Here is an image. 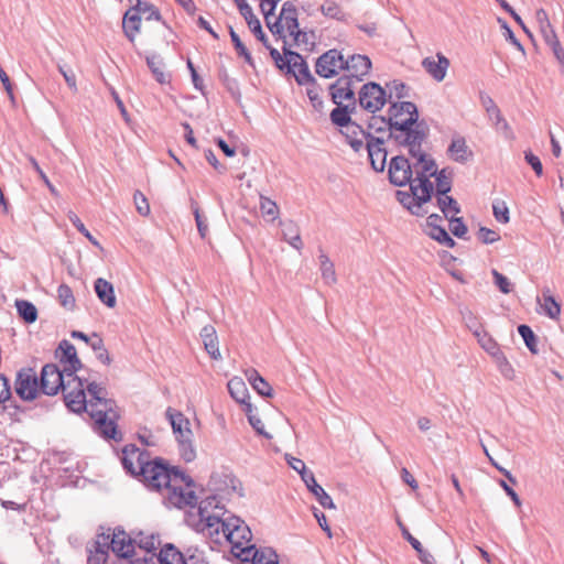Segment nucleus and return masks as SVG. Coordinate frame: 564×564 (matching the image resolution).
Listing matches in <instances>:
<instances>
[{
    "mask_svg": "<svg viewBox=\"0 0 564 564\" xmlns=\"http://www.w3.org/2000/svg\"><path fill=\"white\" fill-rule=\"evenodd\" d=\"M225 509L219 505H215L213 514L205 519L204 528L198 532H205L209 536L219 541L224 538L231 545L232 554L241 561H249L250 554L254 549L251 543V531L248 525L237 517L224 519Z\"/></svg>",
    "mask_w": 564,
    "mask_h": 564,
    "instance_id": "2",
    "label": "nucleus"
},
{
    "mask_svg": "<svg viewBox=\"0 0 564 564\" xmlns=\"http://www.w3.org/2000/svg\"><path fill=\"white\" fill-rule=\"evenodd\" d=\"M247 379L252 388L263 397H272V387L262 378L257 370L251 369L246 372Z\"/></svg>",
    "mask_w": 564,
    "mask_h": 564,
    "instance_id": "33",
    "label": "nucleus"
},
{
    "mask_svg": "<svg viewBox=\"0 0 564 564\" xmlns=\"http://www.w3.org/2000/svg\"><path fill=\"white\" fill-rule=\"evenodd\" d=\"M447 219L451 223L452 234L458 238H463L467 232V227L463 223V219L456 216L448 217Z\"/></svg>",
    "mask_w": 564,
    "mask_h": 564,
    "instance_id": "57",
    "label": "nucleus"
},
{
    "mask_svg": "<svg viewBox=\"0 0 564 564\" xmlns=\"http://www.w3.org/2000/svg\"><path fill=\"white\" fill-rule=\"evenodd\" d=\"M267 24L273 34L279 35L285 44H294L300 46L301 39L305 36L299 29L297 9L286 1L282 6L279 18L274 23L270 21V15H264Z\"/></svg>",
    "mask_w": 564,
    "mask_h": 564,
    "instance_id": "7",
    "label": "nucleus"
},
{
    "mask_svg": "<svg viewBox=\"0 0 564 564\" xmlns=\"http://www.w3.org/2000/svg\"><path fill=\"white\" fill-rule=\"evenodd\" d=\"M68 218L72 221L73 226L83 236H85L94 246L100 248V243L98 242V240L89 232V230L85 227V225L82 223V220L78 218L76 214L72 213Z\"/></svg>",
    "mask_w": 564,
    "mask_h": 564,
    "instance_id": "51",
    "label": "nucleus"
},
{
    "mask_svg": "<svg viewBox=\"0 0 564 564\" xmlns=\"http://www.w3.org/2000/svg\"><path fill=\"white\" fill-rule=\"evenodd\" d=\"M134 11H137L140 15L141 13L147 14V20H161L160 11L151 3L142 1V0H128Z\"/></svg>",
    "mask_w": 564,
    "mask_h": 564,
    "instance_id": "37",
    "label": "nucleus"
},
{
    "mask_svg": "<svg viewBox=\"0 0 564 564\" xmlns=\"http://www.w3.org/2000/svg\"><path fill=\"white\" fill-rule=\"evenodd\" d=\"M535 21L538 23L539 31L546 30L553 26L550 21L549 14L544 9H538L535 11Z\"/></svg>",
    "mask_w": 564,
    "mask_h": 564,
    "instance_id": "62",
    "label": "nucleus"
},
{
    "mask_svg": "<svg viewBox=\"0 0 564 564\" xmlns=\"http://www.w3.org/2000/svg\"><path fill=\"white\" fill-rule=\"evenodd\" d=\"M85 382H87V379H82L78 376H72L70 378H67L66 386L62 390L64 403L73 413L82 414L84 412H88Z\"/></svg>",
    "mask_w": 564,
    "mask_h": 564,
    "instance_id": "8",
    "label": "nucleus"
},
{
    "mask_svg": "<svg viewBox=\"0 0 564 564\" xmlns=\"http://www.w3.org/2000/svg\"><path fill=\"white\" fill-rule=\"evenodd\" d=\"M14 389L21 400L28 402L35 400L42 394L40 376L31 367L20 369L17 372Z\"/></svg>",
    "mask_w": 564,
    "mask_h": 564,
    "instance_id": "9",
    "label": "nucleus"
},
{
    "mask_svg": "<svg viewBox=\"0 0 564 564\" xmlns=\"http://www.w3.org/2000/svg\"><path fill=\"white\" fill-rule=\"evenodd\" d=\"M223 481H224V484L227 485V487L226 488H221V487L216 488V490L218 491L219 498L225 499V498L230 497L232 494L241 495L240 494V490H241L240 482L234 476L226 475L224 477Z\"/></svg>",
    "mask_w": 564,
    "mask_h": 564,
    "instance_id": "43",
    "label": "nucleus"
},
{
    "mask_svg": "<svg viewBox=\"0 0 564 564\" xmlns=\"http://www.w3.org/2000/svg\"><path fill=\"white\" fill-rule=\"evenodd\" d=\"M387 102V95L383 88L376 83H368L362 86L359 93L360 107L371 113L382 109Z\"/></svg>",
    "mask_w": 564,
    "mask_h": 564,
    "instance_id": "11",
    "label": "nucleus"
},
{
    "mask_svg": "<svg viewBox=\"0 0 564 564\" xmlns=\"http://www.w3.org/2000/svg\"><path fill=\"white\" fill-rule=\"evenodd\" d=\"M59 362L64 366L67 378L77 376L76 372L83 369L84 365L77 356L75 346L67 339H63L55 351Z\"/></svg>",
    "mask_w": 564,
    "mask_h": 564,
    "instance_id": "12",
    "label": "nucleus"
},
{
    "mask_svg": "<svg viewBox=\"0 0 564 564\" xmlns=\"http://www.w3.org/2000/svg\"><path fill=\"white\" fill-rule=\"evenodd\" d=\"M541 307L545 315L552 319H557L561 314V305L551 295L549 290L543 292V302L541 303Z\"/></svg>",
    "mask_w": 564,
    "mask_h": 564,
    "instance_id": "38",
    "label": "nucleus"
},
{
    "mask_svg": "<svg viewBox=\"0 0 564 564\" xmlns=\"http://www.w3.org/2000/svg\"><path fill=\"white\" fill-rule=\"evenodd\" d=\"M330 118H332L333 122L338 126H345L350 120V117H349L348 112L346 111V109L339 108V107L335 108L332 111Z\"/></svg>",
    "mask_w": 564,
    "mask_h": 564,
    "instance_id": "61",
    "label": "nucleus"
},
{
    "mask_svg": "<svg viewBox=\"0 0 564 564\" xmlns=\"http://www.w3.org/2000/svg\"><path fill=\"white\" fill-rule=\"evenodd\" d=\"M412 173V166L404 156L398 155L391 159L389 165V178L391 183L397 186L411 183Z\"/></svg>",
    "mask_w": 564,
    "mask_h": 564,
    "instance_id": "16",
    "label": "nucleus"
},
{
    "mask_svg": "<svg viewBox=\"0 0 564 564\" xmlns=\"http://www.w3.org/2000/svg\"><path fill=\"white\" fill-rule=\"evenodd\" d=\"M391 134L402 145L409 148V152L415 154V148L421 144L425 133L417 123V109L413 102H392L389 111Z\"/></svg>",
    "mask_w": 564,
    "mask_h": 564,
    "instance_id": "6",
    "label": "nucleus"
},
{
    "mask_svg": "<svg viewBox=\"0 0 564 564\" xmlns=\"http://www.w3.org/2000/svg\"><path fill=\"white\" fill-rule=\"evenodd\" d=\"M133 202L137 212L141 216H148L150 214V205L148 203V199L140 191H135V193L133 194Z\"/></svg>",
    "mask_w": 564,
    "mask_h": 564,
    "instance_id": "54",
    "label": "nucleus"
},
{
    "mask_svg": "<svg viewBox=\"0 0 564 564\" xmlns=\"http://www.w3.org/2000/svg\"><path fill=\"white\" fill-rule=\"evenodd\" d=\"M283 237L291 246L297 250L302 248L300 230L295 223L286 221L283 224Z\"/></svg>",
    "mask_w": 564,
    "mask_h": 564,
    "instance_id": "39",
    "label": "nucleus"
},
{
    "mask_svg": "<svg viewBox=\"0 0 564 564\" xmlns=\"http://www.w3.org/2000/svg\"><path fill=\"white\" fill-rule=\"evenodd\" d=\"M307 489L315 496V498L318 500V502L322 505V507L327 509H334L335 505L329 497V495L321 487L313 473H304L303 479H302Z\"/></svg>",
    "mask_w": 564,
    "mask_h": 564,
    "instance_id": "24",
    "label": "nucleus"
},
{
    "mask_svg": "<svg viewBox=\"0 0 564 564\" xmlns=\"http://www.w3.org/2000/svg\"><path fill=\"white\" fill-rule=\"evenodd\" d=\"M330 95L333 101L338 106H341L345 102H351L355 96L352 80L348 76L338 78L330 86Z\"/></svg>",
    "mask_w": 564,
    "mask_h": 564,
    "instance_id": "19",
    "label": "nucleus"
},
{
    "mask_svg": "<svg viewBox=\"0 0 564 564\" xmlns=\"http://www.w3.org/2000/svg\"><path fill=\"white\" fill-rule=\"evenodd\" d=\"M322 276L327 284L336 283V272L333 262L326 254L319 256Z\"/></svg>",
    "mask_w": 564,
    "mask_h": 564,
    "instance_id": "45",
    "label": "nucleus"
},
{
    "mask_svg": "<svg viewBox=\"0 0 564 564\" xmlns=\"http://www.w3.org/2000/svg\"><path fill=\"white\" fill-rule=\"evenodd\" d=\"M437 204L446 218L457 216L460 212L457 202L447 194L438 195Z\"/></svg>",
    "mask_w": 564,
    "mask_h": 564,
    "instance_id": "41",
    "label": "nucleus"
},
{
    "mask_svg": "<svg viewBox=\"0 0 564 564\" xmlns=\"http://www.w3.org/2000/svg\"><path fill=\"white\" fill-rule=\"evenodd\" d=\"M228 390L230 395L239 403L245 405L246 412H252L251 403L247 402L249 399L248 388L245 381L239 377H234L228 381Z\"/></svg>",
    "mask_w": 564,
    "mask_h": 564,
    "instance_id": "26",
    "label": "nucleus"
},
{
    "mask_svg": "<svg viewBox=\"0 0 564 564\" xmlns=\"http://www.w3.org/2000/svg\"><path fill=\"white\" fill-rule=\"evenodd\" d=\"M250 560L252 564H279L278 555L270 549L257 550L254 547L250 554Z\"/></svg>",
    "mask_w": 564,
    "mask_h": 564,
    "instance_id": "42",
    "label": "nucleus"
},
{
    "mask_svg": "<svg viewBox=\"0 0 564 564\" xmlns=\"http://www.w3.org/2000/svg\"><path fill=\"white\" fill-rule=\"evenodd\" d=\"M106 534L110 535L109 550H111L118 557L129 558L133 555L135 539L128 535L123 529L116 528L111 531V529L108 528Z\"/></svg>",
    "mask_w": 564,
    "mask_h": 564,
    "instance_id": "13",
    "label": "nucleus"
},
{
    "mask_svg": "<svg viewBox=\"0 0 564 564\" xmlns=\"http://www.w3.org/2000/svg\"><path fill=\"white\" fill-rule=\"evenodd\" d=\"M478 239L484 243H494L500 239V235L498 231L480 227L478 230Z\"/></svg>",
    "mask_w": 564,
    "mask_h": 564,
    "instance_id": "55",
    "label": "nucleus"
},
{
    "mask_svg": "<svg viewBox=\"0 0 564 564\" xmlns=\"http://www.w3.org/2000/svg\"><path fill=\"white\" fill-rule=\"evenodd\" d=\"M15 307L19 316L28 324H32L37 319V310L35 305L26 300H18Z\"/></svg>",
    "mask_w": 564,
    "mask_h": 564,
    "instance_id": "36",
    "label": "nucleus"
},
{
    "mask_svg": "<svg viewBox=\"0 0 564 564\" xmlns=\"http://www.w3.org/2000/svg\"><path fill=\"white\" fill-rule=\"evenodd\" d=\"M323 15L337 21H345L347 14L341 4L335 0H325L321 6Z\"/></svg>",
    "mask_w": 564,
    "mask_h": 564,
    "instance_id": "35",
    "label": "nucleus"
},
{
    "mask_svg": "<svg viewBox=\"0 0 564 564\" xmlns=\"http://www.w3.org/2000/svg\"><path fill=\"white\" fill-rule=\"evenodd\" d=\"M57 68H58V72L63 75L69 89H72L74 93H76L77 91L76 76L73 73V70L67 69L64 65H61V64L57 65Z\"/></svg>",
    "mask_w": 564,
    "mask_h": 564,
    "instance_id": "60",
    "label": "nucleus"
},
{
    "mask_svg": "<svg viewBox=\"0 0 564 564\" xmlns=\"http://www.w3.org/2000/svg\"><path fill=\"white\" fill-rule=\"evenodd\" d=\"M422 66L425 72L436 82H442L449 67V59L442 53L435 56H427L422 61Z\"/></svg>",
    "mask_w": 564,
    "mask_h": 564,
    "instance_id": "18",
    "label": "nucleus"
},
{
    "mask_svg": "<svg viewBox=\"0 0 564 564\" xmlns=\"http://www.w3.org/2000/svg\"><path fill=\"white\" fill-rule=\"evenodd\" d=\"M229 32H230L231 41H232L238 54L243 56L247 63L252 64L251 55L248 52L247 47L241 42L239 35L234 31L232 28H229Z\"/></svg>",
    "mask_w": 564,
    "mask_h": 564,
    "instance_id": "52",
    "label": "nucleus"
},
{
    "mask_svg": "<svg viewBox=\"0 0 564 564\" xmlns=\"http://www.w3.org/2000/svg\"><path fill=\"white\" fill-rule=\"evenodd\" d=\"M193 436L191 422L178 413V455L185 462H192L196 457V451L193 446Z\"/></svg>",
    "mask_w": 564,
    "mask_h": 564,
    "instance_id": "15",
    "label": "nucleus"
},
{
    "mask_svg": "<svg viewBox=\"0 0 564 564\" xmlns=\"http://www.w3.org/2000/svg\"><path fill=\"white\" fill-rule=\"evenodd\" d=\"M345 67V58L337 50H329L318 57L316 73L325 78L336 76Z\"/></svg>",
    "mask_w": 564,
    "mask_h": 564,
    "instance_id": "14",
    "label": "nucleus"
},
{
    "mask_svg": "<svg viewBox=\"0 0 564 564\" xmlns=\"http://www.w3.org/2000/svg\"><path fill=\"white\" fill-rule=\"evenodd\" d=\"M443 219L437 214H431L425 224V232L432 239L437 242L444 245L445 247L453 248L455 246V241L449 237L446 229L442 226Z\"/></svg>",
    "mask_w": 564,
    "mask_h": 564,
    "instance_id": "17",
    "label": "nucleus"
},
{
    "mask_svg": "<svg viewBox=\"0 0 564 564\" xmlns=\"http://www.w3.org/2000/svg\"><path fill=\"white\" fill-rule=\"evenodd\" d=\"M86 393L89 394L88 414L94 420L95 430L106 440L121 441L116 421L119 414L115 411L116 401L107 398L106 387L96 381L85 382Z\"/></svg>",
    "mask_w": 564,
    "mask_h": 564,
    "instance_id": "5",
    "label": "nucleus"
},
{
    "mask_svg": "<svg viewBox=\"0 0 564 564\" xmlns=\"http://www.w3.org/2000/svg\"><path fill=\"white\" fill-rule=\"evenodd\" d=\"M260 212L270 221L275 220L280 215L276 203L265 196L260 197Z\"/></svg>",
    "mask_w": 564,
    "mask_h": 564,
    "instance_id": "44",
    "label": "nucleus"
},
{
    "mask_svg": "<svg viewBox=\"0 0 564 564\" xmlns=\"http://www.w3.org/2000/svg\"><path fill=\"white\" fill-rule=\"evenodd\" d=\"M145 61L155 80L161 85L171 87L172 74L165 72L163 58L160 55L153 54L147 56Z\"/></svg>",
    "mask_w": 564,
    "mask_h": 564,
    "instance_id": "23",
    "label": "nucleus"
},
{
    "mask_svg": "<svg viewBox=\"0 0 564 564\" xmlns=\"http://www.w3.org/2000/svg\"><path fill=\"white\" fill-rule=\"evenodd\" d=\"M109 534L101 532L97 534V539L91 547H88V564H104L106 563L109 554Z\"/></svg>",
    "mask_w": 564,
    "mask_h": 564,
    "instance_id": "22",
    "label": "nucleus"
},
{
    "mask_svg": "<svg viewBox=\"0 0 564 564\" xmlns=\"http://www.w3.org/2000/svg\"><path fill=\"white\" fill-rule=\"evenodd\" d=\"M492 275L495 279V284L499 288V290L502 293L508 294L511 292V282L509 281V279L507 276H505L497 270H492Z\"/></svg>",
    "mask_w": 564,
    "mask_h": 564,
    "instance_id": "58",
    "label": "nucleus"
},
{
    "mask_svg": "<svg viewBox=\"0 0 564 564\" xmlns=\"http://www.w3.org/2000/svg\"><path fill=\"white\" fill-rule=\"evenodd\" d=\"M89 346L95 351L97 359L104 365H110L111 358L108 350L105 347L102 338L97 334H93V340L89 343Z\"/></svg>",
    "mask_w": 564,
    "mask_h": 564,
    "instance_id": "40",
    "label": "nucleus"
},
{
    "mask_svg": "<svg viewBox=\"0 0 564 564\" xmlns=\"http://www.w3.org/2000/svg\"><path fill=\"white\" fill-rule=\"evenodd\" d=\"M435 181H436V192L438 195L447 194L451 191L452 187V176L449 173L446 172V170H442L441 172L436 173Z\"/></svg>",
    "mask_w": 564,
    "mask_h": 564,
    "instance_id": "48",
    "label": "nucleus"
},
{
    "mask_svg": "<svg viewBox=\"0 0 564 564\" xmlns=\"http://www.w3.org/2000/svg\"><path fill=\"white\" fill-rule=\"evenodd\" d=\"M518 332H519L520 336L523 338L529 350L533 354H536L538 352L536 337H535L533 330L528 325H520L518 327Z\"/></svg>",
    "mask_w": 564,
    "mask_h": 564,
    "instance_id": "49",
    "label": "nucleus"
},
{
    "mask_svg": "<svg viewBox=\"0 0 564 564\" xmlns=\"http://www.w3.org/2000/svg\"><path fill=\"white\" fill-rule=\"evenodd\" d=\"M544 42L550 46L556 59L564 64V48L561 45L554 26L540 31Z\"/></svg>",
    "mask_w": 564,
    "mask_h": 564,
    "instance_id": "32",
    "label": "nucleus"
},
{
    "mask_svg": "<svg viewBox=\"0 0 564 564\" xmlns=\"http://www.w3.org/2000/svg\"><path fill=\"white\" fill-rule=\"evenodd\" d=\"M447 154L451 160L465 163L471 159L473 151L469 149L463 137H455L447 149Z\"/></svg>",
    "mask_w": 564,
    "mask_h": 564,
    "instance_id": "25",
    "label": "nucleus"
},
{
    "mask_svg": "<svg viewBox=\"0 0 564 564\" xmlns=\"http://www.w3.org/2000/svg\"><path fill=\"white\" fill-rule=\"evenodd\" d=\"M479 345L492 357L498 364H508L507 357L501 351L498 343L487 333H475Z\"/></svg>",
    "mask_w": 564,
    "mask_h": 564,
    "instance_id": "28",
    "label": "nucleus"
},
{
    "mask_svg": "<svg viewBox=\"0 0 564 564\" xmlns=\"http://www.w3.org/2000/svg\"><path fill=\"white\" fill-rule=\"evenodd\" d=\"M178 564H207L203 553L195 550L193 553L183 554L178 552Z\"/></svg>",
    "mask_w": 564,
    "mask_h": 564,
    "instance_id": "53",
    "label": "nucleus"
},
{
    "mask_svg": "<svg viewBox=\"0 0 564 564\" xmlns=\"http://www.w3.org/2000/svg\"><path fill=\"white\" fill-rule=\"evenodd\" d=\"M191 207H192V212L195 216V221H196L198 232L202 238H205L208 232V225L206 223V218L200 214V209H199L197 202L192 200Z\"/></svg>",
    "mask_w": 564,
    "mask_h": 564,
    "instance_id": "50",
    "label": "nucleus"
},
{
    "mask_svg": "<svg viewBox=\"0 0 564 564\" xmlns=\"http://www.w3.org/2000/svg\"><path fill=\"white\" fill-rule=\"evenodd\" d=\"M139 539H135L134 544H137L140 549L144 550L149 556H144L142 562L143 564H155L154 556H155V550L156 545L160 544L159 536L151 534V535H143L142 532L138 533Z\"/></svg>",
    "mask_w": 564,
    "mask_h": 564,
    "instance_id": "31",
    "label": "nucleus"
},
{
    "mask_svg": "<svg viewBox=\"0 0 564 564\" xmlns=\"http://www.w3.org/2000/svg\"><path fill=\"white\" fill-rule=\"evenodd\" d=\"M371 68V62L366 55H352L348 59H345L344 69L350 79L355 78L357 82L361 80Z\"/></svg>",
    "mask_w": 564,
    "mask_h": 564,
    "instance_id": "20",
    "label": "nucleus"
},
{
    "mask_svg": "<svg viewBox=\"0 0 564 564\" xmlns=\"http://www.w3.org/2000/svg\"><path fill=\"white\" fill-rule=\"evenodd\" d=\"M203 492L202 486L178 470V509H187L185 522L196 531L204 528L205 519L213 514L215 505H219L216 496L200 500Z\"/></svg>",
    "mask_w": 564,
    "mask_h": 564,
    "instance_id": "4",
    "label": "nucleus"
},
{
    "mask_svg": "<svg viewBox=\"0 0 564 564\" xmlns=\"http://www.w3.org/2000/svg\"><path fill=\"white\" fill-rule=\"evenodd\" d=\"M241 15L245 18L249 29L253 32L258 40L265 43V36L261 26L259 19L253 14L250 6H245L240 11Z\"/></svg>",
    "mask_w": 564,
    "mask_h": 564,
    "instance_id": "34",
    "label": "nucleus"
},
{
    "mask_svg": "<svg viewBox=\"0 0 564 564\" xmlns=\"http://www.w3.org/2000/svg\"><path fill=\"white\" fill-rule=\"evenodd\" d=\"M141 15L130 7L123 14L122 29L128 40L133 43L137 33L140 32Z\"/></svg>",
    "mask_w": 564,
    "mask_h": 564,
    "instance_id": "29",
    "label": "nucleus"
},
{
    "mask_svg": "<svg viewBox=\"0 0 564 564\" xmlns=\"http://www.w3.org/2000/svg\"><path fill=\"white\" fill-rule=\"evenodd\" d=\"M29 161L32 165V167L35 170V172L39 174L40 178L44 182V184L47 186V188L50 189V192L54 195L57 194L56 192V188L54 187V185L50 182L47 175L44 173V171L41 169V166L39 165L37 161L33 158V156H30L29 158Z\"/></svg>",
    "mask_w": 564,
    "mask_h": 564,
    "instance_id": "59",
    "label": "nucleus"
},
{
    "mask_svg": "<svg viewBox=\"0 0 564 564\" xmlns=\"http://www.w3.org/2000/svg\"><path fill=\"white\" fill-rule=\"evenodd\" d=\"M59 303L63 307L73 310L75 306V297L72 289L67 284H61L57 289Z\"/></svg>",
    "mask_w": 564,
    "mask_h": 564,
    "instance_id": "46",
    "label": "nucleus"
},
{
    "mask_svg": "<svg viewBox=\"0 0 564 564\" xmlns=\"http://www.w3.org/2000/svg\"><path fill=\"white\" fill-rule=\"evenodd\" d=\"M484 106L486 108V111H487L490 120L495 124L502 123L505 128L508 127L507 122L503 120V118L501 116L500 109L498 108V106L495 104V101L491 98L487 97L484 100Z\"/></svg>",
    "mask_w": 564,
    "mask_h": 564,
    "instance_id": "47",
    "label": "nucleus"
},
{
    "mask_svg": "<svg viewBox=\"0 0 564 564\" xmlns=\"http://www.w3.org/2000/svg\"><path fill=\"white\" fill-rule=\"evenodd\" d=\"M415 152L411 154L417 159L413 165L416 177L412 180L408 191L398 192V199L413 215L422 216L427 213L423 206L431 199L433 184L430 177L436 175L437 166L431 158L421 152V144L415 148Z\"/></svg>",
    "mask_w": 564,
    "mask_h": 564,
    "instance_id": "3",
    "label": "nucleus"
},
{
    "mask_svg": "<svg viewBox=\"0 0 564 564\" xmlns=\"http://www.w3.org/2000/svg\"><path fill=\"white\" fill-rule=\"evenodd\" d=\"M122 466L124 470L142 481L151 489L160 491L165 488L169 491L164 505L172 509L176 508V486L172 479L176 478V466H170L163 458L150 459V454L133 444L124 446L122 451Z\"/></svg>",
    "mask_w": 564,
    "mask_h": 564,
    "instance_id": "1",
    "label": "nucleus"
},
{
    "mask_svg": "<svg viewBox=\"0 0 564 564\" xmlns=\"http://www.w3.org/2000/svg\"><path fill=\"white\" fill-rule=\"evenodd\" d=\"M366 147L373 170L382 172L387 161V151L383 147V141L379 138L368 137Z\"/></svg>",
    "mask_w": 564,
    "mask_h": 564,
    "instance_id": "21",
    "label": "nucleus"
},
{
    "mask_svg": "<svg viewBox=\"0 0 564 564\" xmlns=\"http://www.w3.org/2000/svg\"><path fill=\"white\" fill-rule=\"evenodd\" d=\"M95 292L101 303L107 307L112 308L116 306L117 300L115 295L113 285L102 278L95 281Z\"/></svg>",
    "mask_w": 564,
    "mask_h": 564,
    "instance_id": "30",
    "label": "nucleus"
},
{
    "mask_svg": "<svg viewBox=\"0 0 564 564\" xmlns=\"http://www.w3.org/2000/svg\"><path fill=\"white\" fill-rule=\"evenodd\" d=\"M200 337L205 350L210 356V358H213L214 360H219L221 358V354L219 350V341L216 329L210 325L205 326L200 332Z\"/></svg>",
    "mask_w": 564,
    "mask_h": 564,
    "instance_id": "27",
    "label": "nucleus"
},
{
    "mask_svg": "<svg viewBox=\"0 0 564 564\" xmlns=\"http://www.w3.org/2000/svg\"><path fill=\"white\" fill-rule=\"evenodd\" d=\"M306 94L314 107H317L322 104L321 89L316 83H311V85L307 86Z\"/></svg>",
    "mask_w": 564,
    "mask_h": 564,
    "instance_id": "63",
    "label": "nucleus"
},
{
    "mask_svg": "<svg viewBox=\"0 0 564 564\" xmlns=\"http://www.w3.org/2000/svg\"><path fill=\"white\" fill-rule=\"evenodd\" d=\"M296 80L301 85H311V83H315V79L312 77L308 68L304 66L302 63L299 65V74L296 75Z\"/></svg>",
    "mask_w": 564,
    "mask_h": 564,
    "instance_id": "64",
    "label": "nucleus"
},
{
    "mask_svg": "<svg viewBox=\"0 0 564 564\" xmlns=\"http://www.w3.org/2000/svg\"><path fill=\"white\" fill-rule=\"evenodd\" d=\"M66 373L55 364H46L40 372V387L42 394L57 395L66 386Z\"/></svg>",
    "mask_w": 564,
    "mask_h": 564,
    "instance_id": "10",
    "label": "nucleus"
},
{
    "mask_svg": "<svg viewBox=\"0 0 564 564\" xmlns=\"http://www.w3.org/2000/svg\"><path fill=\"white\" fill-rule=\"evenodd\" d=\"M495 218L501 223L507 224L509 223V209L505 202H498L494 204L492 206Z\"/></svg>",
    "mask_w": 564,
    "mask_h": 564,
    "instance_id": "56",
    "label": "nucleus"
}]
</instances>
